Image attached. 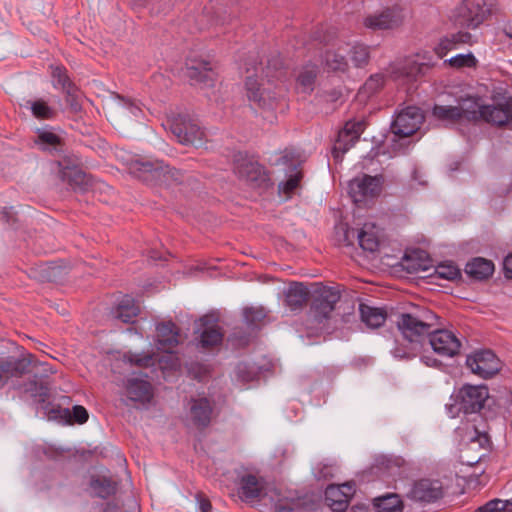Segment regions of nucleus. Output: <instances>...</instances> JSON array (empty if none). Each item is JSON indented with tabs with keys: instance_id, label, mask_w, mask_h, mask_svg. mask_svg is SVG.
<instances>
[{
	"instance_id": "nucleus-1",
	"label": "nucleus",
	"mask_w": 512,
	"mask_h": 512,
	"mask_svg": "<svg viewBox=\"0 0 512 512\" xmlns=\"http://www.w3.org/2000/svg\"><path fill=\"white\" fill-rule=\"evenodd\" d=\"M244 92L247 100L258 108L271 107L277 99L272 79L281 80L285 75L279 58L268 61L264 68L258 57H250L245 63Z\"/></svg>"
},
{
	"instance_id": "nucleus-2",
	"label": "nucleus",
	"mask_w": 512,
	"mask_h": 512,
	"mask_svg": "<svg viewBox=\"0 0 512 512\" xmlns=\"http://www.w3.org/2000/svg\"><path fill=\"white\" fill-rule=\"evenodd\" d=\"M439 325V317L431 310L422 308L411 313H402L397 320V327L402 336L411 344L408 349L396 347L393 351L395 357L409 359L415 356L414 345L431 334L432 329Z\"/></svg>"
},
{
	"instance_id": "nucleus-3",
	"label": "nucleus",
	"mask_w": 512,
	"mask_h": 512,
	"mask_svg": "<svg viewBox=\"0 0 512 512\" xmlns=\"http://www.w3.org/2000/svg\"><path fill=\"white\" fill-rule=\"evenodd\" d=\"M239 497L246 502L262 500L273 512H293V501L282 497L276 489L265 491V483L256 475L246 474L239 483Z\"/></svg>"
},
{
	"instance_id": "nucleus-4",
	"label": "nucleus",
	"mask_w": 512,
	"mask_h": 512,
	"mask_svg": "<svg viewBox=\"0 0 512 512\" xmlns=\"http://www.w3.org/2000/svg\"><path fill=\"white\" fill-rule=\"evenodd\" d=\"M489 398V390L485 385L464 384L451 395L452 403L446 408L452 418L460 412L464 414H478Z\"/></svg>"
},
{
	"instance_id": "nucleus-5",
	"label": "nucleus",
	"mask_w": 512,
	"mask_h": 512,
	"mask_svg": "<svg viewBox=\"0 0 512 512\" xmlns=\"http://www.w3.org/2000/svg\"><path fill=\"white\" fill-rule=\"evenodd\" d=\"M310 312L318 323L331 318L336 304L341 298L339 286H325L321 283L314 284L311 294Z\"/></svg>"
},
{
	"instance_id": "nucleus-6",
	"label": "nucleus",
	"mask_w": 512,
	"mask_h": 512,
	"mask_svg": "<svg viewBox=\"0 0 512 512\" xmlns=\"http://www.w3.org/2000/svg\"><path fill=\"white\" fill-rule=\"evenodd\" d=\"M383 186L382 175L362 174L349 181L348 194L356 205L366 206L381 195Z\"/></svg>"
},
{
	"instance_id": "nucleus-7",
	"label": "nucleus",
	"mask_w": 512,
	"mask_h": 512,
	"mask_svg": "<svg viewBox=\"0 0 512 512\" xmlns=\"http://www.w3.org/2000/svg\"><path fill=\"white\" fill-rule=\"evenodd\" d=\"M467 121H484L498 127L509 126L512 124L511 105L508 102L503 105H479L477 100L473 99Z\"/></svg>"
},
{
	"instance_id": "nucleus-8",
	"label": "nucleus",
	"mask_w": 512,
	"mask_h": 512,
	"mask_svg": "<svg viewBox=\"0 0 512 512\" xmlns=\"http://www.w3.org/2000/svg\"><path fill=\"white\" fill-rule=\"evenodd\" d=\"M234 172L253 188L266 187L270 180L262 165L241 152L234 156Z\"/></svg>"
},
{
	"instance_id": "nucleus-9",
	"label": "nucleus",
	"mask_w": 512,
	"mask_h": 512,
	"mask_svg": "<svg viewBox=\"0 0 512 512\" xmlns=\"http://www.w3.org/2000/svg\"><path fill=\"white\" fill-rule=\"evenodd\" d=\"M166 126L182 144H202L205 140L204 130L192 119L177 115L167 119Z\"/></svg>"
},
{
	"instance_id": "nucleus-10",
	"label": "nucleus",
	"mask_w": 512,
	"mask_h": 512,
	"mask_svg": "<svg viewBox=\"0 0 512 512\" xmlns=\"http://www.w3.org/2000/svg\"><path fill=\"white\" fill-rule=\"evenodd\" d=\"M466 365L471 372L488 379L500 371V360L491 350H479L467 356Z\"/></svg>"
},
{
	"instance_id": "nucleus-11",
	"label": "nucleus",
	"mask_w": 512,
	"mask_h": 512,
	"mask_svg": "<svg viewBox=\"0 0 512 512\" xmlns=\"http://www.w3.org/2000/svg\"><path fill=\"white\" fill-rule=\"evenodd\" d=\"M424 121V115L418 107L408 106L402 109L392 122V131L399 137L413 135Z\"/></svg>"
},
{
	"instance_id": "nucleus-12",
	"label": "nucleus",
	"mask_w": 512,
	"mask_h": 512,
	"mask_svg": "<svg viewBox=\"0 0 512 512\" xmlns=\"http://www.w3.org/2000/svg\"><path fill=\"white\" fill-rule=\"evenodd\" d=\"M218 316L214 313L206 314L199 319L201 332L199 345L205 350H212L222 345L224 333L218 325Z\"/></svg>"
},
{
	"instance_id": "nucleus-13",
	"label": "nucleus",
	"mask_w": 512,
	"mask_h": 512,
	"mask_svg": "<svg viewBox=\"0 0 512 512\" xmlns=\"http://www.w3.org/2000/svg\"><path fill=\"white\" fill-rule=\"evenodd\" d=\"M430 336V344L433 350L445 357H453L457 355L461 348V341L458 336L447 329H432Z\"/></svg>"
},
{
	"instance_id": "nucleus-14",
	"label": "nucleus",
	"mask_w": 512,
	"mask_h": 512,
	"mask_svg": "<svg viewBox=\"0 0 512 512\" xmlns=\"http://www.w3.org/2000/svg\"><path fill=\"white\" fill-rule=\"evenodd\" d=\"M33 355L16 358L13 356L0 357V388H3L11 379L21 378L29 370Z\"/></svg>"
},
{
	"instance_id": "nucleus-15",
	"label": "nucleus",
	"mask_w": 512,
	"mask_h": 512,
	"mask_svg": "<svg viewBox=\"0 0 512 512\" xmlns=\"http://www.w3.org/2000/svg\"><path fill=\"white\" fill-rule=\"evenodd\" d=\"M365 129L363 121H347L344 128L339 131L333 147L334 158H339L347 152L360 138Z\"/></svg>"
},
{
	"instance_id": "nucleus-16",
	"label": "nucleus",
	"mask_w": 512,
	"mask_h": 512,
	"mask_svg": "<svg viewBox=\"0 0 512 512\" xmlns=\"http://www.w3.org/2000/svg\"><path fill=\"white\" fill-rule=\"evenodd\" d=\"M407 496L420 502H434L443 496V486L439 480L420 479L413 482Z\"/></svg>"
},
{
	"instance_id": "nucleus-17",
	"label": "nucleus",
	"mask_w": 512,
	"mask_h": 512,
	"mask_svg": "<svg viewBox=\"0 0 512 512\" xmlns=\"http://www.w3.org/2000/svg\"><path fill=\"white\" fill-rule=\"evenodd\" d=\"M166 168L162 162L132 160L128 169L130 174L143 182L151 183L161 181L166 176Z\"/></svg>"
},
{
	"instance_id": "nucleus-18",
	"label": "nucleus",
	"mask_w": 512,
	"mask_h": 512,
	"mask_svg": "<svg viewBox=\"0 0 512 512\" xmlns=\"http://www.w3.org/2000/svg\"><path fill=\"white\" fill-rule=\"evenodd\" d=\"M403 22L401 11L393 8L387 9L379 14L369 15L364 20V25L371 29H393L399 27Z\"/></svg>"
},
{
	"instance_id": "nucleus-19",
	"label": "nucleus",
	"mask_w": 512,
	"mask_h": 512,
	"mask_svg": "<svg viewBox=\"0 0 512 512\" xmlns=\"http://www.w3.org/2000/svg\"><path fill=\"white\" fill-rule=\"evenodd\" d=\"M464 22L469 28H477L492 13V2H465Z\"/></svg>"
},
{
	"instance_id": "nucleus-20",
	"label": "nucleus",
	"mask_w": 512,
	"mask_h": 512,
	"mask_svg": "<svg viewBox=\"0 0 512 512\" xmlns=\"http://www.w3.org/2000/svg\"><path fill=\"white\" fill-rule=\"evenodd\" d=\"M383 239V231L375 223L366 222L358 233V242L364 251L376 252Z\"/></svg>"
},
{
	"instance_id": "nucleus-21",
	"label": "nucleus",
	"mask_w": 512,
	"mask_h": 512,
	"mask_svg": "<svg viewBox=\"0 0 512 512\" xmlns=\"http://www.w3.org/2000/svg\"><path fill=\"white\" fill-rule=\"evenodd\" d=\"M472 98L463 101L459 106H443L435 105L432 110L433 116L439 120L457 122L460 120L467 121L468 111H471Z\"/></svg>"
},
{
	"instance_id": "nucleus-22",
	"label": "nucleus",
	"mask_w": 512,
	"mask_h": 512,
	"mask_svg": "<svg viewBox=\"0 0 512 512\" xmlns=\"http://www.w3.org/2000/svg\"><path fill=\"white\" fill-rule=\"evenodd\" d=\"M158 348L169 351L175 348L180 340V329L172 321L159 323L156 326Z\"/></svg>"
},
{
	"instance_id": "nucleus-23",
	"label": "nucleus",
	"mask_w": 512,
	"mask_h": 512,
	"mask_svg": "<svg viewBox=\"0 0 512 512\" xmlns=\"http://www.w3.org/2000/svg\"><path fill=\"white\" fill-rule=\"evenodd\" d=\"M212 411L211 403L207 398L191 400L190 416L197 427L204 428L209 425Z\"/></svg>"
},
{
	"instance_id": "nucleus-24",
	"label": "nucleus",
	"mask_w": 512,
	"mask_h": 512,
	"mask_svg": "<svg viewBox=\"0 0 512 512\" xmlns=\"http://www.w3.org/2000/svg\"><path fill=\"white\" fill-rule=\"evenodd\" d=\"M311 294L305 284L293 282L286 293V305L293 311L302 309L307 304Z\"/></svg>"
},
{
	"instance_id": "nucleus-25",
	"label": "nucleus",
	"mask_w": 512,
	"mask_h": 512,
	"mask_svg": "<svg viewBox=\"0 0 512 512\" xmlns=\"http://www.w3.org/2000/svg\"><path fill=\"white\" fill-rule=\"evenodd\" d=\"M126 392L129 399L135 402L147 403L153 398L152 386L146 380L129 379Z\"/></svg>"
},
{
	"instance_id": "nucleus-26",
	"label": "nucleus",
	"mask_w": 512,
	"mask_h": 512,
	"mask_svg": "<svg viewBox=\"0 0 512 512\" xmlns=\"http://www.w3.org/2000/svg\"><path fill=\"white\" fill-rule=\"evenodd\" d=\"M359 313L361 321L371 329L381 327L387 319V311L384 308L374 307L366 303H360Z\"/></svg>"
},
{
	"instance_id": "nucleus-27",
	"label": "nucleus",
	"mask_w": 512,
	"mask_h": 512,
	"mask_svg": "<svg viewBox=\"0 0 512 512\" xmlns=\"http://www.w3.org/2000/svg\"><path fill=\"white\" fill-rule=\"evenodd\" d=\"M470 39L471 35L468 32H458L450 36H445L441 38L433 48L434 53L439 59H442L448 54V52L455 49L458 44L468 43Z\"/></svg>"
},
{
	"instance_id": "nucleus-28",
	"label": "nucleus",
	"mask_w": 512,
	"mask_h": 512,
	"mask_svg": "<svg viewBox=\"0 0 512 512\" xmlns=\"http://www.w3.org/2000/svg\"><path fill=\"white\" fill-rule=\"evenodd\" d=\"M139 313V305L136 303L134 298L129 295L123 296L113 309L114 317L121 320L123 323L133 322L134 318H136Z\"/></svg>"
},
{
	"instance_id": "nucleus-29",
	"label": "nucleus",
	"mask_w": 512,
	"mask_h": 512,
	"mask_svg": "<svg viewBox=\"0 0 512 512\" xmlns=\"http://www.w3.org/2000/svg\"><path fill=\"white\" fill-rule=\"evenodd\" d=\"M326 504L335 512H343L349 505L348 496L343 488L337 485H329L325 490Z\"/></svg>"
},
{
	"instance_id": "nucleus-30",
	"label": "nucleus",
	"mask_w": 512,
	"mask_h": 512,
	"mask_svg": "<svg viewBox=\"0 0 512 512\" xmlns=\"http://www.w3.org/2000/svg\"><path fill=\"white\" fill-rule=\"evenodd\" d=\"M465 272L475 279H486L493 274L494 264L484 258H474L466 264Z\"/></svg>"
},
{
	"instance_id": "nucleus-31",
	"label": "nucleus",
	"mask_w": 512,
	"mask_h": 512,
	"mask_svg": "<svg viewBox=\"0 0 512 512\" xmlns=\"http://www.w3.org/2000/svg\"><path fill=\"white\" fill-rule=\"evenodd\" d=\"M62 179L66 181L73 189L85 190L91 183L88 174L78 168H65L61 172Z\"/></svg>"
},
{
	"instance_id": "nucleus-32",
	"label": "nucleus",
	"mask_w": 512,
	"mask_h": 512,
	"mask_svg": "<svg viewBox=\"0 0 512 512\" xmlns=\"http://www.w3.org/2000/svg\"><path fill=\"white\" fill-rule=\"evenodd\" d=\"M188 77L191 80L210 86L216 80V73L209 62H202L199 67L191 66L188 68Z\"/></svg>"
},
{
	"instance_id": "nucleus-33",
	"label": "nucleus",
	"mask_w": 512,
	"mask_h": 512,
	"mask_svg": "<svg viewBox=\"0 0 512 512\" xmlns=\"http://www.w3.org/2000/svg\"><path fill=\"white\" fill-rule=\"evenodd\" d=\"M124 362L138 368H150L156 366L157 354L154 352L133 353L127 352L123 355Z\"/></svg>"
},
{
	"instance_id": "nucleus-34",
	"label": "nucleus",
	"mask_w": 512,
	"mask_h": 512,
	"mask_svg": "<svg viewBox=\"0 0 512 512\" xmlns=\"http://www.w3.org/2000/svg\"><path fill=\"white\" fill-rule=\"evenodd\" d=\"M429 260L426 252L414 250L407 253L404 258V265L409 271H425L429 268Z\"/></svg>"
},
{
	"instance_id": "nucleus-35",
	"label": "nucleus",
	"mask_w": 512,
	"mask_h": 512,
	"mask_svg": "<svg viewBox=\"0 0 512 512\" xmlns=\"http://www.w3.org/2000/svg\"><path fill=\"white\" fill-rule=\"evenodd\" d=\"M96 496L106 499L116 492L117 484L107 477H94L90 483Z\"/></svg>"
},
{
	"instance_id": "nucleus-36",
	"label": "nucleus",
	"mask_w": 512,
	"mask_h": 512,
	"mask_svg": "<svg viewBox=\"0 0 512 512\" xmlns=\"http://www.w3.org/2000/svg\"><path fill=\"white\" fill-rule=\"evenodd\" d=\"M335 48L327 47L324 55L325 65L332 71H345L348 67L346 57L339 54Z\"/></svg>"
},
{
	"instance_id": "nucleus-37",
	"label": "nucleus",
	"mask_w": 512,
	"mask_h": 512,
	"mask_svg": "<svg viewBox=\"0 0 512 512\" xmlns=\"http://www.w3.org/2000/svg\"><path fill=\"white\" fill-rule=\"evenodd\" d=\"M375 505L379 512H401L403 508L402 501L394 494L377 498Z\"/></svg>"
},
{
	"instance_id": "nucleus-38",
	"label": "nucleus",
	"mask_w": 512,
	"mask_h": 512,
	"mask_svg": "<svg viewBox=\"0 0 512 512\" xmlns=\"http://www.w3.org/2000/svg\"><path fill=\"white\" fill-rule=\"evenodd\" d=\"M51 75L56 83L63 91L75 85L68 75V70L63 65H51Z\"/></svg>"
},
{
	"instance_id": "nucleus-39",
	"label": "nucleus",
	"mask_w": 512,
	"mask_h": 512,
	"mask_svg": "<svg viewBox=\"0 0 512 512\" xmlns=\"http://www.w3.org/2000/svg\"><path fill=\"white\" fill-rule=\"evenodd\" d=\"M316 40L325 47L336 48L337 50L342 49L343 44L344 46H347V43H344L337 38V33L334 28H329L323 33H317Z\"/></svg>"
},
{
	"instance_id": "nucleus-40",
	"label": "nucleus",
	"mask_w": 512,
	"mask_h": 512,
	"mask_svg": "<svg viewBox=\"0 0 512 512\" xmlns=\"http://www.w3.org/2000/svg\"><path fill=\"white\" fill-rule=\"evenodd\" d=\"M384 86V76L382 74L371 75L363 84L360 94L371 96L378 92Z\"/></svg>"
},
{
	"instance_id": "nucleus-41",
	"label": "nucleus",
	"mask_w": 512,
	"mask_h": 512,
	"mask_svg": "<svg viewBox=\"0 0 512 512\" xmlns=\"http://www.w3.org/2000/svg\"><path fill=\"white\" fill-rule=\"evenodd\" d=\"M66 94V102L69 105L70 109L73 112H79L82 108V98L83 94L80 91V89L73 85L72 87H69L68 89L64 90Z\"/></svg>"
},
{
	"instance_id": "nucleus-42",
	"label": "nucleus",
	"mask_w": 512,
	"mask_h": 512,
	"mask_svg": "<svg viewBox=\"0 0 512 512\" xmlns=\"http://www.w3.org/2000/svg\"><path fill=\"white\" fill-rule=\"evenodd\" d=\"M512 501L493 499L478 508V512H510L512 511Z\"/></svg>"
},
{
	"instance_id": "nucleus-43",
	"label": "nucleus",
	"mask_w": 512,
	"mask_h": 512,
	"mask_svg": "<svg viewBox=\"0 0 512 512\" xmlns=\"http://www.w3.org/2000/svg\"><path fill=\"white\" fill-rule=\"evenodd\" d=\"M243 315L247 325L253 327H257L266 318V312L263 308H245Z\"/></svg>"
},
{
	"instance_id": "nucleus-44",
	"label": "nucleus",
	"mask_w": 512,
	"mask_h": 512,
	"mask_svg": "<svg viewBox=\"0 0 512 512\" xmlns=\"http://www.w3.org/2000/svg\"><path fill=\"white\" fill-rule=\"evenodd\" d=\"M444 64H447L453 68H463V67H474L476 65V59L473 54H458L448 60L444 61Z\"/></svg>"
},
{
	"instance_id": "nucleus-45",
	"label": "nucleus",
	"mask_w": 512,
	"mask_h": 512,
	"mask_svg": "<svg viewBox=\"0 0 512 512\" xmlns=\"http://www.w3.org/2000/svg\"><path fill=\"white\" fill-rule=\"evenodd\" d=\"M351 60L357 67L366 65L369 61V48L363 44H355L352 47Z\"/></svg>"
},
{
	"instance_id": "nucleus-46",
	"label": "nucleus",
	"mask_w": 512,
	"mask_h": 512,
	"mask_svg": "<svg viewBox=\"0 0 512 512\" xmlns=\"http://www.w3.org/2000/svg\"><path fill=\"white\" fill-rule=\"evenodd\" d=\"M435 273L439 278L446 280H455L460 276L459 268L453 263H442L439 264Z\"/></svg>"
},
{
	"instance_id": "nucleus-47",
	"label": "nucleus",
	"mask_w": 512,
	"mask_h": 512,
	"mask_svg": "<svg viewBox=\"0 0 512 512\" xmlns=\"http://www.w3.org/2000/svg\"><path fill=\"white\" fill-rule=\"evenodd\" d=\"M167 354L159 357L157 355L156 365L163 371L176 370L180 366V361L177 356L172 353V350L165 351Z\"/></svg>"
},
{
	"instance_id": "nucleus-48",
	"label": "nucleus",
	"mask_w": 512,
	"mask_h": 512,
	"mask_svg": "<svg viewBox=\"0 0 512 512\" xmlns=\"http://www.w3.org/2000/svg\"><path fill=\"white\" fill-rule=\"evenodd\" d=\"M236 377L243 383H248L256 379L257 372L247 363H239L235 370Z\"/></svg>"
},
{
	"instance_id": "nucleus-49",
	"label": "nucleus",
	"mask_w": 512,
	"mask_h": 512,
	"mask_svg": "<svg viewBox=\"0 0 512 512\" xmlns=\"http://www.w3.org/2000/svg\"><path fill=\"white\" fill-rule=\"evenodd\" d=\"M317 76V67L315 65L306 66L298 76V82L305 88H311Z\"/></svg>"
},
{
	"instance_id": "nucleus-50",
	"label": "nucleus",
	"mask_w": 512,
	"mask_h": 512,
	"mask_svg": "<svg viewBox=\"0 0 512 512\" xmlns=\"http://www.w3.org/2000/svg\"><path fill=\"white\" fill-rule=\"evenodd\" d=\"M32 113L38 119H51L54 115L53 110L42 100L33 102Z\"/></svg>"
},
{
	"instance_id": "nucleus-51",
	"label": "nucleus",
	"mask_w": 512,
	"mask_h": 512,
	"mask_svg": "<svg viewBox=\"0 0 512 512\" xmlns=\"http://www.w3.org/2000/svg\"><path fill=\"white\" fill-rule=\"evenodd\" d=\"M46 410L49 419L71 422V411L68 408H63L57 405L52 406L51 408L46 407Z\"/></svg>"
},
{
	"instance_id": "nucleus-52",
	"label": "nucleus",
	"mask_w": 512,
	"mask_h": 512,
	"mask_svg": "<svg viewBox=\"0 0 512 512\" xmlns=\"http://www.w3.org/2000/svg\"><path fill=\"white\" fill-rule=\"evenodd\" d=\"M301 179V172H297L294 175H291L281 186L283 193L287 196L293 194L294 191L299 187Z\"/></svg>"
},
{
	"instance_id": "nucleus-53",
	"label": "nucleus",
	"mask_w": 512,
	"mask_h": 512,
	"mask_svg": "<svg viewBox=\"0 0 512 512\" xmlns=\"http://www.w3.org/2000/svg\"><path fill=\"white\" fill-rule=\"evenodd\" d=\"M88 418H89V414H88V411L86 410V408L81 405H75L72 408L71 422H69V423L70 424H72V423L84 424L87 422Z\"/></svg>"
},
{
	"instance_id": "nucleus-54",
	"label": "nucleus",
	"mask_w": 512,
	"mask_h": 512,
	"mask_svg": "<svg viewBox=\"0 0 512 512\" xmlns=\"http://www.w3.org/2000/svg\"><path fill=\"white\" fill-rule=\"evenodd\" d=\"M38 141L49 146H56L60 144V138L53 132L42 131L38 135Z\"/></svg>"
},
{
	"instance_id": "nucleus-55",
	"label": "nucleus",
	"mask_w": 512,
	"mask_h": 512,
	"mask_svg": "<svg viewBox=\"0 0 512 512\" xmlns=\"http://www.w3.org/2000/svg\"><path fill=\"white\" fill-rule=\"evenodd\" d=\"M189 372L198 380H203L208 374V367L201 364H192L189 368Z\"/></svg>"
},
{
	"instance_id": "nucleus-56",
	"label": "nucleus",
	"mask_w": 512,
	"mask_h": 512,
	"mask_svg": "<svg viewBox=\"0 0 512 512\" xmlns=\"http://www.w3.org/2000/svg\"><path fill=\"white\" fill-rule=\"evenodd\" d=\"M16 213L13 211V208H3L0 212V219L6 223H13L15 222Z\"/></svg>"
},
{
	"instance_id": "nucleus-57",
	"label": "nucleus",
	"mask_w": 512,
	"mask_h": 512,
	"mask_svg": "<svg viewBox=\"0 0 512 512\" xmlns=\"http://www.w3.org/2000/svg\"><path fill=\"white\" fill-rule=\"evenodd\" d=\"M198 502H199V508L201 512H210L212 506L208 498H206L204 495L199 494L197 496Z\"/></svg>"
},
{
	"instance_id": "nucleus-58",
	"label": "nucleus",
	"mask_w": 512,
	"mask_h": 512,
	"mask_svg": "<svg viewBox=\"0 0 512 512\" xmlns=\"http://www.w3.org/2000/svg\"><path fill=\"white\" fill-rule=\"evenodd\" d=\"M504 272L507 278L512 279V253L504 260Z\"/></svg>"
},
{
	"instance_id": "nucleus-59",
	"label": "nucleus",
	"mask_w": 512,
	"mask_h": 512,
	"mask_svg": "<svg viewBox=\"0 0 512 512\" xmlns=\"http://www.w3.org/2000/svg\"><path fill=\"white\" fill-rule=\"evenodd\" d=\"M338 486L343 488V492L345 493L346 496H348V501H350L351 497L355 493V484L348 482Z\"/></svg>"
},
{
	"instance_id": "nucleus-60",
	"label": "nucleus",
	"mask_w": 512,
	"mask_h": 512,
	"mask_svg": "<svg viewBox=\"0 0 512 512\" xmlns=\"http://www.w3.org/2000/svg\"><path fill=\"white\" fill-rule=\"evenodd\" d=\"M48 395H49L48 388L46 386H44L43 384H40V386H39V393L33 394V396L39 397L40 402H44L46 400V398L48 397Z\"/></svg>"
},
{
	"instance_id": "nucleus-61",
	"label": "nucleus",
	"mask_w": 512,
	"mask_h": 512,
	"mask_svg": "<svg viewBox=\"0 0 512 512\" xmlns=\"http://www.w3.org/2000/svg\"><path fill=\"white\" fill-rule=\"evenodd\" d=\"M475 433H476V438L477 440L479 441L480 445L483 446L485 443H487L489 441V437L487 435V433L485 432H479L477 430V428H475Z\"/></svg>"
},
{
	"instance_id": "nucleus-62",
	"label": "nucleus",
	"mask_w": 512,
	"mask_h": 512,
	"mask_svg": "<svg viewBox=\"0 0 512 512\" xmlns=\"http://www.w3.org/2000/svg\"><path fill=\"white\" fill-rule=\"evenodd\" d=\"M503 32L508 38L512 39V20L504 24Z\"/></svg>"
},
{
	"instance_id": "nucleus-63",
	"label": "nucleus",
	"mask_w": 512,
	"mask_h": 512,
	"mask_svg": "<svg viewBox=\"0 0 512 512\" xmlns=\"http://www.w3.org/2000/svg\"><path fill=\"white\" fill-rule=\"evenodd\" d=\"M115 97L121 101H123L125 104L129 105V106H134L133 105V102L130 100V99H125L123 96H121L120 94H115Z\"/></svg>"
},
{
	"instance_id": "nucleus-64",
	"label": "nucleus",
	"mask_w": 512,
	"mask_h": 512,
	"mask_svg": "<svg viewBox=\"0 0 512 512\" xmlns=\"http://www.w3.org/2000/svg\"><path fill=\"white\" fill-rule=\"evenodd\" d=\"M433 64L430 63H421L417 65V73H420L423 69V67H431Z\"/></svg>"
}]
</instances>
